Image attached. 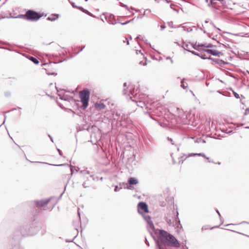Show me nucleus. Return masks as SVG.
<instances>
[{"label": "nucleus", "mask_w": 249, "mask_h": 249, "mask_svg": "<svg viewBox=\"0 0 249 249\" xmlns=\"http://www.w3.org/2000/svg\"><path fill=\"white\" fill-rule=\"evenodd\" d=\"M203 51L213 56H219L222 53L221 52L213 49H203Z\"/></svg>", "instance_id": "1a4fd4ad"}, {"label": "nucleus", "mask_w": 249, "mask_h": 249, "mask_svg": "<svg viewBox=\"0 0 249 249\" xmlns=\"http://www.w3.org/2000/svg\"><path fill=\"white\" fill-rule=\"evenodd\" d=\"M134 18H133L131 20H128V21H127L125 22H121L120 23L122 24V25H125L128 23H130L131 22V21H132L133 20H134Z\"/></svg>", "instance_id": "e433bc0d"}, {"label": "nucleus", "mask_w": 249, "mask_h": 249, "mask_svg": "<svg viewBox=\"0 0 249 249\" xmlns=\"http://www.w3.org/2000/svg\"><path fill=\"white\" fill-rule=\"evenodd\" d=\"M89 11H88L87 10L84 9V10L83 11V12L88 14Z\"/></svg>", "instance_id": "13d9d810"}, {"label": "nucleus", "mask_w": 249, "mask_h": 249, "mask_svg": "<svg viewBox=\"0 0 249 249\" xmlns=\"http://www.w3.org/2000/svg\"><path fill=\"white\" fill-rule=\"evenodd\" d=\"M89 95L90 92L88 89H84L79 92V97L84 109H86L89 105Z\"/></svg>", "instance_id": "f03ea898"}, {"label": "nucleus", "mask_w": 249, "mask_h": 249, "mask_svg": "<svg viewBox=\"0 0 249 249\" xmlns=\"http://www.w3.org/2000/svg\"><path fill=\"white\" fill-rule=\"evenodd\" d=\"M176 112L179 117L183 118L184 116V113L182 109H180L178 107H177Z\"/></svg>", "instance_id": "2eb2a0df"}, {"label": "nucleus", "mask_w": 249, "mask_h": 249, "mask_svg": "<svg viewBox=\"0 0 249 249\" xmlns=\"http://www.w3.org/2000/svg\"><path fill=\"white\" fill-rule=\"evenodd\" d=\"M50 201V199H47L41 200H36L34 202V203L35 204L36 207H42L48 204Z\"/></svg>", "instance_id": "6e6552de"}, {"label": "nucleus", "mask_w": 249, "mask_h": 249, "mask_svg": "<svg viewBox=\"0 0 249 249\" xmlns=\"http://www.w3.org/2000/svg\"><path fill=\"white\" fill-rule=\"evenodd\" d=\"M80 173L83 174V175H85V174L90 175L89 171L87 170H81L80 171Z\"/></svg>", "instance_id": "bb28decb"}, {"label": "nucleus", "mask_w": 249, "mask_h": 249, "mask_svg": "<svg viewBox=\"0 0 249 249\" xmlns=\"http://www.w3.org/2000/svg\"><path fill=\"white\" fill-rule=\"evenodd\" d=\"M221 131L225 133H230L231 132V131H228V130L227 129H223L222 130H221Z\"/></svg>", "instance_id": "58836bf2"}, {"label": "nucleus", "mask_w": 249, "mask_h": 249, "mask_svg": "<svg viewBox=\"0 0 249 249\" xmlns=\"http://www.w3.org/2000/svg\"><path fill=\"white\" fill-rule=\"evenodd\" d=\"M26 16L27 20L37 21L42 15L34 10H28L26 12Z\"/></svg>", "instance_id": "7ed1b4c3"}, {"label": "nucleus", "mask_w": 249, "mask_h": 249, "mask_svg": "<svg viewBox=\"0 0 249 249\" xmlns=\"http://www.w3.org/2000/svg\"><path fill=\"white\" fill-rule=\"evenodd\" d=\"M145 244H146L148 246H150L149 243V242L147 241V238H146V237H145Z\"/></svg>", "instance_id": "864d4df0"}, {"label": "nucleus", "mask_w": 249, "mask_h": 249, "mask_svg": "<svg viewBox=\"0 0 249 249\" xmlns=\"http://www.w3.org/2000/svg\"><path fill=\"white\" fill-rule=\"evenodd\" d=\"M124 188L128 190H133L134 189V187L130 185H129V186H127L126 187Z\"/></svg>", "instance_id": "ea45409f"}, {"label": "nucleus", "mask_w": 249, "mask_h": 249, "mask_svg": "<svg viewBox=\"0 0 249 249\" xmlns=\"http://www.w3.org/2000/svg\"><path fill=\"white\" fill-rule=\"evenodd\" d=\"M57 151L58 152V153H59V155H60V156H62V151H61L59 149H58V148H57Z\"/></svg>", "instance_id": "6e6d98bb"}, {"label": "nucleus", "mask_w": 249, "mask_h": 249, "mask_svg": "<svg viewBox=\"0 0 249 249\" xmlns=\"http://www.w3.org/2000/svg\"><path fill=\"white\" fill-rule=\"evenodd\" d=\"M88 15H89V16L90 17H94L95 16L92 14H91V13H90L89 12V13H88Z\"/></svg>", "instance_id": "4d7b16f0"}, {"label": "nucleus", "mask_w": 249, "mask_h": 249, "mask_svg": "<svg viewBox=\"0 0 249 249\" xmlns=\"http://www.w3.org/2000/svg\"><path fill=\"white\" fill-rule=\"evenodd\" d=\"M123 42L124 43L126 42L127 45H129V42L127 38H126V37L125 38V39L124 40H123Z\"/></svg>", "instance_id": "79ce46f5"}, {"label": "nucleus", "mask_w": 249, "mask_h": 249, "mask_svg": "<svg viewBox=\"0 0 249 249\" xmlns=\"http://www.w3.org/2000/svg\"><path fill=\"white\" fill-rule=\"evenodd\" d=\"M48 137L50 138L51 141L53 142V138L50 134H48Z\"/></svg>", "instance_id": "052dcab7"}, {"label": "nucleus", "mask_w": 249, "mask_h": 249, "mask_svg": "<svg viewBox=\"0 0 249 249\" xmlns=\"http://www.w3.org/2000/svg\"><path fill=\"white\" fill-rule=\"evenodd\" d=\"M78 216H79V221H80V213L79 212V211H78Z\"/></svg>", "instance_id": "69168bd1"}, {"label": "nucleus", "mask_w": 249, "mask_h": 249, "mask_svg": "<svg viewBox=\"0 0 249 249\" xmlns=\"http://www.w3.org/2000/svg\"><path fill=\"white\" fill-rule=\"evenodd\" d=\"M132 87H130V86L127 87L126 89H124L123 91V94L124 95H128V96H130V98H132V96H131V95L132 96H134L136 99H137V95L134 94V89L133 90H132ZM132 100L134 102H136L138 103V102L136 101V99H135V100L132 99Z\"/></svg>", "instance_id": "423d86ee"}, {"label": "nucleus", "mask_w": 249, "mask_h": 249, "mask_svg": "<svg viewBox=\"0 0 249 249\" xmlns=\"http://www.w3.org/2000/svg\"><path fill=\"white\" fill-rule=\"evenodd\" d=\"M118 186H115V189H114V191L115 192H117L118 190Z\"/></svg>", "instance_id": "bf43d9fd"}, {"label": "nucleus", "mask_w": 249, "mask_h": 249, "mask_svg": "<svg viewBox=\"0 0 249 249\" xmlns=\"http://www.w3.org/2000/svg\"><path fill=\"white\" fill-rule=\"evenodd\" d=\"M191 47L192 48H194V49L197 50V51H201L203 50V49L199 48L200 47H197L198 45H196V43H192L191 44Z\"/></svg>", "instance_id": "aec40b11"}, {"label": "nucleus", "mask_w": 249, "mask_h": 249, "mask_svg": "<svg viewBox=\"0 0 249 249\" xmlns=\"http://www.w3.org/2000/svg\"><path fill=\"white\" fill-rule=\"evenodd\" d=\"M191 45V44L185 43L183 42V45L182 46V47L184 49L190 52V51H191V50H190V49L192 48Z\"/></svg>", "instance_id": "f3484780"}, {"label": "nucleus", "mask_w": 249, "mask_h": 249, "mask_svg": "<svg viewBox=\"0 0 249 249\" xmlns=\"http://www.w3.org/2000/svg\"><path fill=\"white\" fill-rule=\"evenodd\" d=\"M70 167H71V176H72L74 173V169H75V167L71 165Z\"/></svg>", "instance_id": "7c9ffc66"}, {"label": "nucleus", "mask_w": 249, "mask_h": 249, "mask_svg": "<svg viewBox=\"0 0 249 249\" xmlns=\"http://www.w3.org/2000/svg\"><path fill=\"white\" fill-rule=\"evenodd\" d=\"M182 31H186L187 32H190L192 31V29L191 28H186L185 26H182Z\"/></svg>", "instance_id": "393cba45"}, {"label": "nucleus", "mask_w": 249, "mask_h": 249, "mask_svg": "<svg viewBox=\"0 0 249 249\" xmlns=\"http://www.w3.org/2000/svg\"><path fill=\"white\" fill-rule=\"evenodd\" d=\"M90 177L92 178L93 180H95L96 179L98 180L99 178L98 177L94 178L92 175H90Z\"/></svg>", "instance_id": "3c124183"}, {"label": "nucleus", "mask_w": 249, "mask_h": 249, "mask_svg": "<svg viewBox=\"0 0 249 249\" xmlns=\"http://www.w3.org/2000/svg\"><path fill=\"white\" fill-rule=\"evenodd\" d=\"M59 15L52 14L50 17L47 18V20L49 21H54L58 18Z\"/></svg>", "instance_id": "dca6fc26"}, {"label": "nucleus", "mask_w": 249, "mask_h": 249, "mask_svg": "<svg viewBox=\"0 0 249 249\" xmlns=\"http://www.w3.org/2000/svg\"><path fill=\"white\" fill-rule=\"evenodd\" d=\"M46 71V73L49 75H57V73H55V72H50L49 71H48L47 68H45L44 69Z\"/></svg>", "instance_id": "c756f323"}, {"label": "nucleus", "mask_w": 249, "mask_h": 249, "mask_svg": "<svg viewBox=\"0 0 249 249\" xmlns=\"http://www.w3.org/2000/svg\"><path fill=\"white\" fill-rule=\"evenodd\" d=\"M160 28L161 30L164 29L165 28V26L164 25H161L160 26Z\"/></svg>", "instance_id": "680f3d73"}, {"label": "nucleus", "mask_w": 249, "mask_h": 249, "mask_svg": "<svg viewBox=\"0 0 249 249\" xmlns=\"http://www.w3.org/2000/svg\"><path fill=\"white\" fill-rule=\"evenodd\" d=\"M172 211L169 212L165 216V220L167 224L170 226H174V221H173L174 215H172Z\"/></svg>", "instance_id": "0eeeda50"}, {"label": "nucleus", "mask_w": 249, "mask_h": 249, "mask_svg": "<svg viewBox=\"0 0 249 249\" xmlns=\"http://www.w3.org/2000/svg\"><path fill=\"white\" fill-rule=\"evenodd\" d=\"M206 1L208 3L209 6H212L213 7L217 3V1H219L221 4H224L225 0H206Z\"/></svg>", "instance_id": "9b49d317"}, {"label": "nucleus", "mask_w": 249, "mask_h": 249, "mask_svg": "<svg viewBox=\"0 0 249 249\" xmlns=\"http://www.w3.org/2000/svg\"><path fill=\"white\" fill-rule=\"evenodd\" d=\"M29 59L35 64H37L39 63V61L38 59L35 57L30 56Z\"/></svg>", "instance_id": "5701e85b"}, {"label": "nucleus", "mask_w": 249, "mask_h": 249, "mask_svg": "<svg viewBox=\"0 0 249 249\" xmlns=\"http://www.w3.org/2000/svg\"><path fill=\"white\" fill-rule=\"evenodd\" d=\"M190 52L192 54H193L195 55H197L198 56H200V54L199 53H196V52H195L194 51H190Z\"/></svg>", "instance_id": "c9c22d12"}, {"label": "nucleus", "mask_w": 249, "mask_h": 249, "mask_svg": "<svg viewBox=\"0 0 249 249\" xmlns=\"http://www.w3.org/2000/svg\"><path fill=\"white\" fill-rule=\"evenodd\" d=\"M5 95H6V96H9V95H10V93H7V92H6V93H5Z\"/></svg>", "instance_id": "774afa93"}, {"label": "nucleus", "mask_w": 249, "mask_h": 249, "mask_svg": "<svg viewBox=\"0 0 249 249\" xmlns=\"http://www.w3.org/2000/svg\"><path fill=\"white\" fill-rule=\"evenodd\" d=\"M119 5L121 6V7H124V8H125L128 11L129 10V7L125 4L123 3L122 2H119Z\"/></svg>", "instance_id": "c85d7f7f"}, {"label": "nucleus", "mask_w": 249, "mask_h": 249, "mask_svg": "<svg viewBox=\"0 0 249 249\" xmlns=\"http://www.w3.org/2000/svg\"><path fill=\"white\" fill-rule=\"evenodd\" d=\"M137 105L139 107H144L145 106V101H140L139 102V104Z\"/></svg>", "instance_id": "b1692460"}, {"label": "nucleus", "mask_w": 249, "mask_h": 249, "mask_svg": "<svg viewBox=\"0 0 249 249\" xmlns=\"http://www.w3.org/2000/svg\"><path fill=\"white\" fill-rule=\"evenodd\" d=\"M76 8L80 10L82 12H83V11L84 10V8H83L81 6H77V7Z\"/></svg>", "instance_id": "603ef678"}, {"label": "nucleus", "mask_w": 249, "mask_h": 249, "mask_svg": "<svg viewBox=\"0 0 249 249\" xmlns=\"http://www.w3.org/2000/svg\"><path fill=\"white\" fill-rule=\"evenodd\" d=\"M215 211H216V213H217V214H218V216H219V217L220 219L221 220V214H220V213H219V211H218L217 209H216V210H215Z\"/></svg>", "instance_id": "49530a36"}, {"label": "nucleus", "mask_w": 249, "mask_h": 249, "mask_svg": "<svg viewBox=\"0 0 249 249\" xmlns=\"http://www.w3.org/2000/svg\"><path fill=\"white\" fill-rule=\"evenodd\" d=\"M50 165H51V164H50ZM52 165H53V166H65L66 164H58V165H56V164H52Z\"/></svg>", "instance_id": "5fc2aeb1"}, {"label": "nucleus", "mask_w": 249, "mask_h": 249, "mask_svg": "<svg viewBox=\"0 0 249 249\" xmlns=\"http://www.w3.org/2000/svg\"><path fill=\"white\" fill-rule=\"evenodd\" d=\"M56 64L55 63H45L43 64L44 66H46L47 68L49 67L50 66L52 65H54Z\"/></svg>", "instance_id": "473e14b6"}, {"label": "nucleus", "mask_w": 249, "mask_h": 249, "mask_svg": "<svg viewBox=\"0 0 249 249\" xmlns=\"http://www.w3.org/2000/svg\"><path fill=\"white\" fill-rule=\"evenodd\" d=\"M85 46H81V50H80L79 52H78L77 53H78L82 51L84 48H85Z\"/></svg>", "instance_id": "e2e57ef3"}, {"label": "nucleus", "mask_w": 249, "mask_h": 249, "mask_svg": "<svg viewBox=\"0 0 249 249\" xmlns=\"http://www.w3.org/2000/svg\"><path fill=\"white\" fill-rule=\"evenodd\" d=\"M106 106L103 103H100L99 104H95V107L97 109H103L105 108Z\"/></svg>", "instance_id": "a211bd4d"}, {"label": "nucleus", "mask_w": 249, "mask_h": 249, "mask_svg": "<svg viewBox=\"0 0 249 249\" xmlns=\"http://www.w3.org/2000/svg\"><path fill=\"white\" fill-rule=\"evenodd\" d=\"M244 114H245V115H247V114H249V107L246 108V109L245 110Z\"/></svg>", "instance_id": "a18cd8bd"}, {"label": "nucleus", "mask_w": 249, "mask_h": 249, "mask_svg": "<svg viewBox=\"0 0 249 249\" xmlns=\"http://www.w3.org/2000/svg\"><path fill=\"white\" fill-rule=\"evenodd\" d=\"M199 57H200L201 58L203 59H208V57H206V54H200V56H199Z\"/></svg>", "instance_id": "72a5a7b5"}, {"label": "nucleus", "mask_w": 249, "mask_h": 249, "mask_svg": "<svg viewBox=\"0 0 249 249\" xmlns=\"http://www.w3.org/2000/svg\"><path fill=\"white\" fill-rule=\"evenodd\" d=\"M168 26H169V27H171V28H174V26H173V22H172V21H171V22H168Z\"/></svg>", "instance_id": "a19ab883"}, {"label": "nucleus", "mask_w": 249, "mask_h": 249, "mask_svg": "<svg viewBox=\"0 0 249 249\" xmlns=\"http://www.w3.org/2000/svg\"><path fill=\"white\" fill-rule=\"evenodd\" d=\"M166 59L167 60H170L171 63H172V64H173V60L171 59V58L170 57L168 56V57H167L166 58Z\"/></svg>", "instance_id": "8fccbe9b"}, {"label": "nucleus", "mask_w": 249, "mask_h": 249, "mask_svg": "<svg viewBox=\"0 0 249 249\" xmlns=\"http://www.w3.org/2000/svg\"><path fill=\"white\" fill-rule=\"evenodd\" d=\"M141 36L140 35H139L138 36H137V37L135 38L136 40H137V39H142V40L143 41H144L146 44H149L150 46H151V44L150 43H148L147 42V40H144V39H143V38H141Z\"/></svg>", "instance_id": "a878e982"}, {"label": "nucleus", "mask_w": 249, "mask_h": 249, "mask_svg": "<svg viewBox=\"0 0 249 249\" xmlns=\"http://www.w3.org/2000/svg\"><path fill=\"white\" fill-rule=\"evenodd\" d=\"M172 215H174L173 221H174V225H176L178 223H180L179 219L178 217V211H175L174 210H172Z\"/></svg>", "instance_id": "9d476101"}, {"label": "nucleus", "mask_w": 249, "mask_h": 249, "mask_svg": "<svg viewBox=\"0 0 249 249\" xmlns=\"http://www.w3.org/2000/svg\"><path fill=\"white\" fill-rule=\"evenodd\" d=\"M159 231V240L156 242L158 249H166V246L180 247L179 242L173 235L163 230Z\"/></svg>", "instance_id": "f257e3e1"}, {"label": "nucleus", "mask_w": 249, "mask_h": 249, "mask_svg": "<svg viewBox=\"0 0 249 249\" xmlns=\"http://www.w3.org/2000/svg\"><path fill=\"white\" fill-rule=\"evenodd\" d=\"M185 80V78H183L181 81V85L180 86L181 87V88H182L183 89H186L187 87H188V85L186 83H185L184 82V80Z\"/></svg>", "instance_id": "412c9836"}, {"label": "nucleus", "mask_w": 249, "mask_h": 249, "mask_svg": "<svg viewBox=\"0 0 249 249\" xmlns=\"http://www.w3.org/2000/svg\"><path fill=\"white\" fill-rule=\"evenodd\" d=\"M12 18H24L25 19H26L27 20V16H26V12L25 13V14H20V15H18L17 17H12Z\"/></svg>", "instance_id": "4be33fe9"}, {"label": "nucleus", "mask_w": 249, "mask_h": 249, "mask_svg": "<svg viewBox=\"0 0 249 249\" xmlns=\"http://www.w3.org/2000/svg\"><path fill=\"white\" fill-rule=\"evenodd\" d=\"M119 5L121 6V7H124V8H125L128 11L129 10V7L125 4L123 3L122 2H119Z\"/></svg>", "instance_id": "cd10ccee"}, {"label": "nucleus", "mask_w": 249, "mask_h": 249, "mask_svg": "<svg viewBox=\"0 0 249 249\" xmlns=\"http://www.w3.org/2000/svg\"><path fill=\"white\" fill-rule=\"evenodd\" d=\"M143 217L145 221L147 222V228L148 230L150 232L151 230L154 231L155 230V228L153 222L151 220V217L148 215H143Z\"/></svg>", "instance_id": "39448f33"}, {"label": "nucleus", "mask_w": 249, "mask_h": 249, "mask_svg": "<svg viewBox=\"0 0 249 249\" xmlns=\"http://www.w3.org/2000/svg\"><path fill=\"white\" fill-rule=\"evenodd\" d=\"M139 181L137 179L135 178L131 177L128 180V183L126 185L129 184L130 185H136L138 183Z\"/></svg>", "instance_id": "ddd939ff"}, {"label": "nucleus", "mask_w": 249, "mask_h": 249, "mask_svg": "<svg viewBox=\"0 0 249 249\" xmlns=\"http://www.w3.org/2000/svg\"><path fill=\"white\" fill-rule=\"evenodd\" d=\"M208 229V226L207 225H205V226H204L202 227V230L203 231V230H206Z\"/></svg>", "instance_id": "37998d69"}, {"label": "nucleus", "mask_w": 249, "mask_h": 249, "mask_svg": "<svg viewBox=\"0 0 249 249\" xmlns=\"http://www.w3.org/2000/svg\"><path fill=\"white\" fill-rule=\"evenodd\" d=\"M191 155H193V156L197 155L198 156H202V157H204V158H205L206 159L208 160H209V162L214 163L213 160H211L209 157H207V156H206L205 154L203 153H192V154H191Z\"/></svg>", "instance_id": "4468645a"}, {"label": "nucleus", "mask_w": 249, "mask_h": 249, "mask_svg": "<svg viewBox=\"0 0 249 249\" xmlns=\"http://www.w3.org/2000/svg\"><path fill=\"white\" fill-rule=\"evenodd\" d=\"M68 0L71 3V6H72V7L75 8H76L77 7V6L73 2H71V1H70V0Z\"/></svg>", "instance_id": "4c0bfd02"}, {"label": "nucleus", "mask_w": 249, "mask_h": 249, "mask_svg": "<svg viewBox=\"0 0 249 249\" xmlns=\"http://www.w3.org/2000/svg\"><path fill=\"white\" fill-rule=\"evenodd\" d=\"M210 24H211L212 26H213L215 28V26L214 23L213 22H212V21L210 22Z\"/></svg>", "instance_id": "0e129e2a"}, {"label": "nucleus", "mask_w": 249, "mask_h": 249, "mask_svg": "<svg viewBox=\"0 0 249 249\" xmlns=\"http://www.w3.org/2000/svg\"><path fill=\"white\" fill-rule=\"evenodd\" d=\"M138 211L140 214H142L143 213H148V207L147 204L144 202H139L138 204Z\"/></svg>", "instance_id": "20e7f679"}, {"label": "nucleus", "mask_w": 249, "mask_h": 249, "mask_svg": "<svg viewBox=\"0 0 249 249\" xmlns=\"http://www.w3.org/2000/svg\"><path fill=\"white\" fill-rule=\"evenodd\" d=\"M123 86L124 87H126L127 86V83L126 82L124 83Z\"/></svg>", "instance_id": "338daca9"}, {"label": "nucleus", "mask_w": 249, "mask_h": 249, "mask_svg": "<svg viewBox=\"0 0 249 249\" xmlns=\"http://www.w3.org/2000/svg\"><path fill=\"white\" fill-rule=\"evenodd\" d=\"M58 96H59V98L61 100H66V99L62 96L60 94H58Z\"/></svg>", "instance_id": "09e8293b"}, {"label": "nucleus", "mask_w": 249, "mask_h": 249, "mask_svg": "<svg viewBox=\"0 0 249 249\" xmlns=\"http://www.w3.org/2000/svg\"><path fill=\"white\" fill-rule=\"evenodd\" d=\"M167 140H168V141L171 142H172V145H174V142H173V140H172V138H169V137H167Z\"/></svg>", "instance_id": "c03bdc74"}, {"label": "nucleus", "mask_w": 249, "mask_h": 249, "mask_svg": "<svg viewBox=\"0 0 249 249\" xmlns=\"http://www.w3.org/2000/svg\"><path fill=\"white\" fill-rule=\"evenodd\" d=\"M82 185H83V187L84 188H87V187H89L90 186V185L89 184H88V183H87L86 182H84L83 183Z\"/></svg>", "instance_id": "f704fd0d"}, {"label": "nucleus", "mask_w": 249, "mask_h": 249, "mask_svg": "<svg viewBox=\"0 0 249 249\" xmlns=\"http://www.w3.org/2000/svg\"><path fill=\"white\" fill-rule=\"evenodd\" d=\"M175 6V5L174 4H171L170 5V7H171V8L173 9L174 11H176L177 12H178V11L176 9L173 8V7Z\"/></svg>", "instance_id": "de8ad7c7"}, {"label": "nucleus", "mask_w": 249, "mask_h": 249, "mask_svg": "<svg viewBox=\"0 0 249 249\" xmlns=\"http://www.w3.org/2000/svg\"><path fill=\"white\" fill-rule=\"evenodd\" d=\"M208 59L209 60H211L212 61H213V62L214 63V64H219V65H226V64H227L228 63L227 62H225L224 61L221 60V59H213L211 57H209V58H208Z\"/></svg>", "instance_id": "f8f14e48"}, {"label": "nucleus", "mask_w": 249, "mask_h": 249, "mask_svg": "<svg viewBox=\"0 0 249 249\" xmlns=\"http://www.w3.org/2000/svg\"><path fill=\"white\" fill-rule=\"evenodd\" d=\"M232 92L235 98H236V99H238L240 98L239 94L237 92H235L233 90L232 91Z\"/></svg>", "instance_id": "2f4dec72"}, {"label": "nucleus", "mask_w": 249, "mask_h": 249, "mask_svg": "<svg viewBox=\"0 0 249 249\" xmlns=\"http://www.w3.org/2000/svg\"><path fill=\"white\" fill-rule=\"evenodd\" d=\"M197 47H205V48H213V47H215V46L213 45L212 44H208L207 45H206L205 44H198Z\"/></svg>", "instance_id": "6ab92c4d"}]
</instances>
